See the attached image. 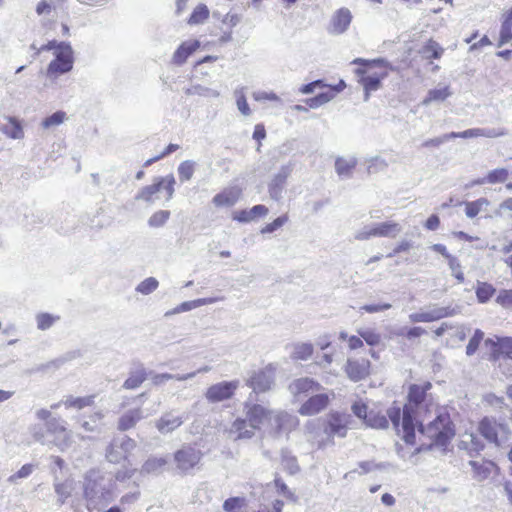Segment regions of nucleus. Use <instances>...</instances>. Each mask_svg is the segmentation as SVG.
Instances as JSON below:
<instances>
[{"label": "nucleus", "mask_w": 512, "mask_h": 512, "mask_svg": "<svg viewBox=\"0 0 512 512\" xmlns=\"http://www.w3.org/2000/svg\"><path fill=\"white\" fill-rule=\"evenodd\" d=\"M430 383L425 386L412 385L409 389L408 403L403 410L399 406H392L387 414L396 429L398 435H401L406 444H415V428L421 434L427 436L437 445H445L453 436L454 429L450 417L446 413H440L426 427L422 425L424 418L422 413L426 412L425 392L430 388Z\"/></svg>", "instance_id": "obj_1"}, {"label": "nucleus", "mask_w": 512, "mask_h": 512, "mask_svg": "<svg viewBox=\"0 0 512 512\" xmlns=\"http://www.w3.org/2000/svg\"><path fill=\"white\" fill-rule=\"evenodd\" d=\"M352 63L364 65V67L356 69V74L360 77L359 83L364 88L365 101H367L370 93L381 87V82L387 78L389 71L392 70V66L383 58L374 60L357 58Z\"/></svg>", "instance_id": "obj_2"}, {"label": "nucleus", "mask_w": 512, "mask_h": 512, "mask_svg": "<svg viewBox=\"0 0 512 512\" xmlns=\"http://www.w3.org/2000/svg\"><path fill=\"white\" fill-rule=\"evenodd\" d=\"M55 58L49 63L46 75L49 78L68 73L72 70L74 64V52L70 44H63L59 51L54 53Z\"/></svg>", "instance_id": "obj_3"}, {"label": "nucleus", "mask_w": 512, "mask_h": 512, "mask_svg": "<svg viewBox=\"0 0 512 512\" xmlns=\"http://www.w3.org/2000/svg\"><path fill=\"white\" fill-rule=\"evenodd\" d=\"M245 416L251 427L256 431L267 427L271 431L274 411L260 404L245 403Z\"/></svg>", "instance_id": "obj_4"}, {"label": "nucleus", "mask_w": 512, "mask_h": 512, "mask_svg": "<svg viewBox=\"0 0 512 512\" xmlns=\"http://www.w3.org/2000/svg\"><path fill=\"white\" fill-rule=\"evenodd\" d=\"M202 456L203 453L200 449L189 445L183 446L174 454L176 468L179 471L186 473L200 463Z\"/></svg>", "instance_id": "obj_5"}, {"label": "nucleus", "mask_w": 512, "mask_h": 512, "mask_svg": "<svg viewBox=\"0 0 512 512\" xmlns=\"http://www.w3.org/2000/svg\"><path fill=\"white\" fill-rule=\"evenodd\" d=\"M479 431L488 441L501 445L506 441L509 429L505 424L498 423L494 419L484 418L479 424Z\"/></svg>", "instance_id": "obj_6"}, {"label": "nucleus", "mask_w": 512, "mask_h": 512, "mask_svg": "<svg viewBox=\"0 0 512 512\" xmlns=\"http://www.w3.org/2000/svg\"><path fill=\"white\" fill-rule=\"evenodd\" d=\"M238 387V380L222 381L211 385L205 393V398L210 403L222 402L230 399Z\"/></svg>", "instance_id": "obj_7"}, {"label": "nucleus", "mask_w": 512, "mask_h": 512, "mask_svg": "<svg viewBox=\"0 0 512 512\" xmlns=\"http://www.w3.org/2000/svg\"><path fill=\"white\" fill-rule=\"evenodd\" d=\"M454 315L450 307L431 306L419 312L411 313L409 320L413 323L433 322Z\"/></svg>", "instance_id": "obj_8"}, {"label": "nucleus", "mask_w": 512, "mask_h": 512, "mask_svg": "<svg viewBox=\"0 0 512 512\" xmlns=\"http://www.w3.org/2000/svg\"><path fill=\"white\" fill-rule=\"evenodd\" d=\"M350 423V416L344 413H330L327 416V424L325 433L329 437L339 436L345 437Z\"/></svg>", "instance_id": "obj_9"}, {"label": "nucleus", "mask_w": 512, "mask_h": 512, "mask_svg": "<svg viewBox=\"0 0 512 512\" xmlns=\"http://www.w3.org/2000/svg\"><path fill=\"white\" fill-rule=\"evenodd\" d=\"M274 383V368L267 366L255 372L247 384L257 393L266 392L271 389Z\"/></svg>", "instance_id": "obj_10"}, {"label": "nucleus", "mask_w": 512, "mask_h": 512, "mask_svg": "<svg viewBox=\"0 0 512 512\" xmlns=\"http://www.w3.org/2000/svg\"><path fill=\"white\" fill-rule=\"evenodd\" d=\"M508 134L505 128H472L462 132H451L448 133V137L454 138H498Z\"/></svg>", "instance_id": "obj_11"}, {"label": "nucleus", "mask_w": 512, "mask_h": 512, "mask_svg": "<svg viewBox=\"0 0 512 512\" xmlns=\"http://www.w3.org/2000/svg\"><path fill=\"white\" fill-rule=\"evenodd\" d=\"M298 425L299 419L295 415L289 414L285 411H277L273 414L271 432L289 433L296 429Z\"/></svg>", "instance_id": "obj_12"}, {"label": "nucleus", "mask_w": 512, "mask_h": 512, "mask_svg": "<svg viewBox=\"0 0 512 512\" xmlns=\"http://www.w3.org/2000/svg\"><path fill=\"white\" fill-rule=\"evenodd\" d=\"M227 437L233 441L251 439L255 430L251 427L247 418H237L229 428L226 429Z\"/></svg>", "instance_id": "obj_13"}, {"label": "nucleus", "mask_w": 512, "mask_h": 512, "mask_svg": "<svg viewBox=\"0 0 512 512\" xmlns=\"http://www.w3.org/2000/svg\"><path fill=\"white\" fill-rule=\"evenodd\" d=\"M345 372L348 378L354 382L360 381L370 373V361L367 359H348L345 365Z\"/></svg>", "instance_id": "obj_14"}, {"label": "nucleus", "mask_w": 512, "mask_h": 512, "mask_svg": "<svg viewBox=\"0 0 512 512\" xmlns=\"http://www.w3.org/2000/svg\"><path fill=\"white\" fill-rule=\"evenodd\" d=\"M329 401L330 399L327 394L314 395L301 405L298 412L302 416L318 414L328 406Z\"/></svg>", "instance_id": "obj_15"}, {"label": "nucleus", "mask_w": 512, "mask_h": 512, "mask_svg": "<svg viewBox=\"0 0 512 512\" xmlns=\"http://www.w3.org/2000/svg\"><path fill=\"white\" fill-rule=\"evenodd\" d=\"M241 195L242 189L239 186H230L216 194L212 201L217 207H231L238 202Z\"/></svg>", "instance_id": "obj_16"}, {"label": "nucleus", "mask_w": 512, "mask_h": 512, "mask_svg": "<svg viewBox=\"0 0 512 512\" xmlns=\"http://www.w3.org/2000/svg\"><path fill=\"white\" fill-rule=\"evenodd\" d=\"M351 20V12L346 8H341L337 10L332 16L328 30L331 34H342L350 26Z\"/></svg>", "instance_id": "obj_17"}, {"label": "nucleus", "mask_w": 512, "mask_h": 512, "mask_svg": "<svg viewBox=\"0 0 512 512\" xmlns=\"http://www.w3.org/2000/svg\"><path fill=\"white\" fill-rule=\"evenodd\" d=\"M320 388L321 385L310 378L296 379L289 385L291 394L296 398L300 397L301 395L306 396L309 393L317 392L320 390Z\"/></svg>", "instance_id": "obj_18"}, {"label": "nucleus", "mask_w": 512, "mask_h": 512, "mask_svg": "<svg viewBox=\"0 0 512 512\" xmlns=\"http://www.w3.org/2000/svg\"><path fill=\"white\" fill-rule=\"evenodd\" d=\"M290 172L291 168L289 166H284L274 176L271 183L269 184V194L272 199L278 200L281 198L282 190L284 188L288 176L290 175Z\"/></svg>", "instance_id": "obj_19"}, {"label": "nucleus", "mask_w": 512, "mask_h": 512, "mask_svg": "<svg viewBox=\"0 0 512 512\" xmlns=\"http://www.w3.org/2000/svg\"><path fill=\"white\" fill-rule=\"evenodd\" d=\"M473 470V477L478 481L487 479L495 470L496 465L489 460H472L469 462Z\"/></svg>", "instance_id": "obj_20"}, {"label": "nucleus", "mask_w": 512, "mask_h": 512, "mask_svg": "<svg viewBox=\"0 0 512 512\" xmlns=\"http://www.w3.org/2000/svg\"><path fill=\"white\" fill-rule=\"evenodd\" d=\"M223 299H224L223 297H208V298H199V299H195V300H191V301H185V302L181 303L180 305H178L175 309H173L171 311H167L165 313V315L170 316L175 313L187 312V311L196 309V308L204 306V305H209V304L216 303L218 301H222Z\"/></svg>", "instance_id": "obj_21"}, {"label": "nucleus", "mask_w": 512, "mask_h": 512, "mask_svg": "<svg viewBox=\"0 0 512 512\" xmlns=\"http://www.w3.org/2000/svg\"><path fill=\"white\" fill-rule=\"evenodd\" d=\"M200 47L198 40H188L183 42L173 55V62L175 64H183L187 58L193 54Z\"/></svg>", "instance_id": "obj_22"}, {"label": "nucleus", "mask_w": 512, "mask_h": 512, "mask_svg": "<svg viewBox=\"0 0 512 512\" xmlns=\"http://www.w3.org/2000/svg\"><path fill=\"white\" fill-rule=\"evenodd\" d=\"M452 95V90L449 85H438L430 89L426 97L422 100V105L428 106L433 102H443Z\"/></svg>", "instance_id": "obj_23"}, {"label": "nucleus", "mask_w": 512, "mask_h": 512, "mask_svg": "<svg viewBox=\"0 0 512 512\" xmlns=\"http://www.w3.org/2000/svg\"><path fill=\"white\" fill-rule=\"evenodd\" d=\"M493 345L497 347V358L500 355H503L502 362H500L501 367L504 364L512 363V337L498 339L496 343H493Z\"/></svg>", "instance_id": "obj_24"}, {"label": "nucleus", "mask_w": 512, "mask_h": 512, "mask_svg": "<svg viewBox=\"0 0 512 512\" xmlns=\"http://www.w3.org/2000/svg\"><path fill=\"white\" fill-rule=\"evenodd\" d=\"M94 395H88L84 397L68 396L62 401L63 406L66 409H77L81 410L85 407L92 406L94 404Z\"/></svg>", "instance_id": "obj_25"}, {"label": "nucleus", "mask_w": 512, "mask_h": 512, "mask_svg": "<svg viewBox=\"0 0 512 512\" xmlns=\"http://www.w3.org/2000/svg\"><path fill=\"white\" fill-rule=\"evenodd\" d=\"M380 238H396L403 230L400 223L389 220L378 222Z\"/></svg>", "instance_id": "obj_26"}, {"label": "nucleus", "mask_w": 512, "mask_h": 512, "mask_svg": "<svg viewBox=\"0 0 512 512\" xmlns=\"http://www.w3.org/2000/svg\"><path fill=\"white\" fill-rule=\"evenodd\" d=\"M357 165V159L353 156L348 158L339 157L335 161V169L339 176L349 177Z\"/></svg>", "instance_id": "obj_27"}, {"label": "nucleus", "mask_w": 512, "mask_h": 512, "mask_svg": "<svg viewBox=\"0 0 512 512\" xmlns=\"http://www.w3.org/2000/svg\"><path fill=\"white\" fill-rule=\"evenodd\" d=\"M291 349L290 357L294 360H307L314 351L311 343H295L291 346Z\"/></svg>", "instance_id": "obj_28"}, {"label": "nucleus", "mask_w": 512, "mask_h": 512, "mask_svg": "<svg viewBox=\"0 0 512 512\" xmlns=\"http://www.w3.org/2000/svg\"><path fill=\"white\" fill-rule=\"evenodd\" d=\"M209 15L210 11L208 7L200 3L193 9L187 23L191 26L203 24L209 18Z\"/></svg>", "instance_id": "obj_29"}, {"label": "nucleus", "mask_w": 512, "mask_h": 512, "mask_svg": "<svg viewBox=\"0 0 512 512\" xmlns=\"http://www.w3.org/2000/svg\"><path fill=\"white\" fill-rule=\"evenodd\" d=\"M488 199L482 197L474 201L463 202L465 206V215L468 218L476 217L484 208L489 205Z\"/></svg>", "instance_id": "obj_30"}, {"label": "nucleus", "mask_w": 512, "mask_h": 512, "mask_svg": "<svg viewBox=\"0 0 512 512\" xmlns=\"http://www.w3.org/2000/svg\"><path fill=\"white\" fill-rule=\"evenodd\" d=\"M2 131L13 139H20L24 135L20 121L14 117L7 118V123L3 126Z\"/></svg>", "instance_id": "obj_31"}, {"label": "nucleus", "mask_w": 512, "mask_h": 512, "mask_svg": "<svg viewBox=\"0 0 512 512\" xmlns=\"http://www.w3.org/2000/svg\"><path fill=\"white\" fill-rule=\"evenodd\" d=\"M376 237L380 238L378 223L365 225L354 234V239L358 241H367Z\"/></svg>", "instance_id": "obj_32"}, {"label": "nucleus", "mask_w": 512, "mask_h": 512, "mask_svg": "<svg viewBox=\"0 0 512 512\" xmlns=\"http://www.w3.org/2000/svg\"><path fill=\"white\" fill-rule=\"evenodd\" d=\"M234 97H235L236 106H237V109L239 110V112L243 116H246V117L250 116L252 114V110L250 109L249 104L246 99L245 88L241 87V88L235 89Z\"/></svg>", "instance_id": "obj_33"}, {"label": "nucleus", "mask_w": 512, "mask_h": 512, "mask_svg": "<svg viewBox=\"0 0 512 512\" xmlns=\"http://www.w3.org/2000/svg\"><path fill=\"white\" fill-rule=\"evenodd\" d=\"M364 422L367 426L377 429L386 428L388 426L387 418L373 410H369Z\"/></svg>", "instance_id": "obj_34"}, {"label": "nucleus", "mask_w": 512, "mask_h": 512, "mask_svg": "<svg viewBox=\"0 0 512 512\" xmlns=\"http://www.w3.org/2000/svg\"><path fill=\"white\" fill-rule=\"evenodd\" d=\"M65 0H40L35 8L37 15H50Z\"/></svg>", "instance_id": "obj_35"}, {"label": "nucleus", "mask_w": 512, "mask_h": 512, "mask_svg": "<svg viewBox=\"0 0 512 512\" xmlns=\"http://www.w3.org/2000/svg\"><path fill=\"white\" fill-rule=\"evenodd\" d=\"M495 288L486 282H477L476 296L480 303L487 302L495 293Z\"/></svg>", "instance_id": "obj_36"}, {"label": "nucleus", "mask_w": 512, "mask_h": 512, "mask_svg": "<svg viewBox=\"0 0 512 512\" xmlns=\"http://www.w3.org/2000/svg\"><path fill=\"white\" fill-rule=\"evenodd\" d=\"M334 97H335L334 92L326 91V92H322V93L318 94L315 97L306 99L305 102L309 108L316 109V108L328 103Z\"/></svg>", "instance_id": "obj_37"}, {"label": "nucleus", "mask_w": 512, "mask_h": 512, "mask_svg": "<svg viewBox=\"0 0 512 512\" xmlns=\"http://www.w3.org/2000/svg\"><path fill=\"white\" fill-rule=\"evenodd\" d=\"M421 52L426 56V58L439 59L442 56L444 49L436 41L430 39L423 46Z\"/></svg>", "instance_id": "obj_38"}, {"label": "nucleus", "mask_w": 512, "mask_h": 512, "mask_svg": "<svg viewBox=\"0 0 512 512\" xmlns=\"http://www.w3.org/2000/svg\"><path fill=\"white\" fill-rule=\"evenodd\" d=\"M509 177V171L506 168H497L491 170L485 176L487 184L504 183Z\"/></svg>", "instance_id": "obj_39"}, {"label": "nucleus", "mask_w": 512, "mask_h": 512, "mask_svg": "<svg viewBox=\"0 0 512 512\" xmlns=\"http://www.w3.org/2000/svg\"><path fill=\"white\" fill-rule=\"evenodd\" d=\"M183 423V419L180 415H175L173 413H167L164 417H162V432L163 431H173L177 427H179Z\"/></svg>", "instance_id": "obj_40"}, {"label": "nucleus", "mask_w": 512, "mask_h": 512, "mask_svg": "<svg viewBox=\"0 0 512 512\" xmlns=\"http://www.w3.org/2000/svg\"><path fill=\"white\" fill-rule=\"evenodd\" d=\"M223 508L226 512H244L246 500L242 497L229 498L224 502Z\"/></svg>", "instance_id": "obj_41"}, {"label": "nucleus", "mask_w": 512, "mask_h": 512, "mask_svg": "<svg viewBox=\"0 0 512 512\" xmlns=\"http://www.w3.org/2000/svg\"><path fill=\"white\" fill-rule=\"evenodd\" d=\"M460 447L465 448L471 452H478L479 450L482 449V444L480 443L477 436H475L472 433H466L465 435H463V438L460 442Z\"/></svg>", "instance_id": "obj_42"}, {"label": "nucleus", "mask_w": 512, "mask_h": 512, "mask_svg": "<svg viewBox=\"0 0 512 512\" xmlns=\"http://www.w3.org/2000/svg\"><path fill=\"white\" fill-rule=\"evenodd\" d=\"M195 165V162L190 160L180 163L178 167V175L180 181L185 182L192 178L195 171Z\"/></svg>", "instance_id": "obj_43"}, {"label": "nucleus", "mask_w": 512, "mask_h": 512, "mask_svg": "<svg viewBox=\"0 0 512 512\" xmlns=\"http://www.w3.org/2000/svg\"><path fill=\"white\" fill-rule=\"evenodd\" d=\"M358 334L370 346L378 345L381 339L380 334L369 328L358 330Z\"/></svg>", "instance_id": "obj_44"}, {"label": "nucleus", "mask_w": 512, "mask_h": 512, "mask_svg": "<svg viewBox=\"0 0 512 512\" xmlns=\"http://www.w3.org/2000/svg\"><path fill=\"white\" fill-rule=\"evenodd\" d=\"M146 379V375L142 371L132 373L124 382L123 386L126 389L138 388Z\"/></svg>", "instance_id": "obj_45"}, {"label": "nucleus", "mask_w": 512, "mask_h": 512, "mask_svg": "<svg viewBox=\"0 0 512 512\" xmlns=\"http://www.w3.org/2000/svg\"><path fill=\"white\" fill-rule=\"evenodd\" d=\"M65 119H66V113L63 111H57V112L53 113L52 115L46 117L42 121V126L45 129H48V128H51L54 126H58L61 123H63Z\"/></svg>", "instance_id": "obj_46"}, {"label": "nucleus", "mask_w": 512, "mask_h": 512, "mask_svg": "<svg viewBox=\"0 0 512 512\" xmlns=\"http://www.w3.org/2000/svg\"><path fill=\"white\" fill-rule=\"evenodd\" d=\"M58 319H59L58 316H53L49 313H40L37 315V318H36L37 327L40 330L49 329L55 323V321Z\"/></svg>", "instance_id": "obj_47"}, {"label": "nucleus", "mask_w": 512, "mask_h": 512, "mask_svg": "<svg viewBox=\"0 0 512 512\" xmlns=\"http://www.w3.org/2000/svg\"><path fill=\"white\" fill-rule=\"evenodd\" d=\"M447 263H448V266L452 272V275L459 281V282H463L464 281V273L462 272V266L460 264V261L455 257V256H451L449 257V259L447 260Z\"/></svg>", "instance_id": "obj_48"}, {"label": "nucleus", "mask_w": 512, "mask_h": 512, "mask_svg": "<svg viewBox=\"0 0 512 512\" xmlns=\"http://www.w3.org/2000/svg\"><path fill=\"white\" fill-rule=\"evenodd\" d=\"M483 338L484 333L481 330L477 329L472 338L469 340V343L466 347V354L468 356L473 355L477 351L479 344L481 343Z\"/></svg>", "instance_id": "obj_49"}, {"label": "nucleus", "mask_w": 512, "mask_h": 512, "mask_svg": "<svg viewBox=\"0 0 512 512\" xmlns=\"http://www.w3.org/2000/svg\"><path fill=\"white\" fill-rule=\"evenodd\" d=\"M188 93L189 94H196V95L204 96V97H213V98H217L220 95V93L217 90H214V89H211V88H207V87H203L201 85L192 86L188 90Z\"/></svg>", "instance_id": "obj_50"}, {"label": "nucleus", "mask_w": 512, "mask_h": 512, "mask_svg": "<svg viewBox=\"0 0 512 512\" xmlns=\"http://www.w3.org/2000/svg\"><path fill=\"white\" fill-rule=\"evenodd\" d=\"M496 302L503 308L512 309V289L500 290L496 297Z\"/></svg>", "instance_id": "obj_51"}, {"label": "nucleus", "mask_w": 512, "mask_h": 512, "mask_svg": "<svg viewBox=\"0 0 512 512\" xmlns=\"http://www.w3.org/2000/svg\"><path fill=\"white\" fill-rule=\"evenodd\" d=\"M288 221V216L287 215H282L278 218H276L274 221H272L271 223H268L266 224L262 229H261V233L262 234H267V233H273L274 231H276L277 229L281 228L286 222Z\"/></svg>", "instance_id": "obj_52"}, {"label": "nucleus", "mask_w": 512, "mask_h": 512, "mask_svg": "<svg viewBox=\"0 0 512 512\" xmlns=\"http://www.w3.org/2000/svg\"><path fill=\"white\" fill-rule=\"evenodd\" d=\"M510 42H512V24L501 22L498 46L500 47Z\"/></svg>", "instance_id": "obj_53"}, {"label": "nucleus", "mask_w": 512, "mask_h": 512, "mask_svg": "<svg viewBox=\"0 0 512 512\" xmlns=\"http://www.w3.org/2000/svg\"><path fill=\"white\" fill-rule=\"evenodd\" d=\"M388 167V163L381 157H374L369 160L367 169L369 173H376L385 170Z\"/></svg>", "instance_id": "obj_54"}, {"label": "nucleus", "mask_w": 512, "mask_h": 512, "mask_svg": "<svg viewBox=\"0 0 512 512\" xmlns=\"http://www.w3.org/2000/svg\"><path fill=\"white\" fill-rule=\"evenodd\" d=\"M253 99L255 101L261 102V101H274V102H280L281 99L279 96L272 92V91H255L252 94Z\"/></svg>", "instance_id": "obj_55"}, {"label": "nucleus", "mask_w": 512, "mask_h": 512, "mask_svg": "<svg viewBox=\"0 0 512 512\" xmlns=\"http://www.w3.org/2000/svg\"><path fill=\"white\" fill-rule=\"evenodd\" d=\"M158 287V281L155 278H147L137 286V291L142 294H149Z\"/></svg>", "instance_id": "obj_56"}, {"label": "nucleus", "mask_w": 512, "mask_h": 512, "mask_svg": "<svg viewBox=\"0 0 512 512\" xmlns=\"http://www.w3.org/2000/svg\"><path fill=\"white\" fill-rule=\"evenodd\" d=\"M136 421L137 417L134 415V413H127L120 418L118 428L121 431H126L132 428Z\"/></svg>", "instance_id": "obj_57"}, {"label": "nucleus", "mask_w": 512, "mask_h": 512, "mask_svg": "<svg viewBox=\"0 0 512 512\" xmlns=\"http://www.w3.org/2000/svg\"><path fill=\"white\" fill-rule=\"evenodd\" d=\"M48 432L53 435L65 434L66 441L68 442L70 440V437L67 434L66 427L57 420H53L52 422H50V424L48 426Z\"/></svg>", "instance_id": "obj_58"}, {"label": "nucleus", "mask_w": 512, "mask_h": 512, "mask_svg": "<svg viewBox=\"0 0 512 512\" xmlns=\"http://www.w3.org/2000/svg\"><path fill=\"white\" fill-rule=\"evenodd\" d=\"M352 411L353 413L360 419H363L365 421L366 417H367V414L369 412L368 410V407L366 405V403H364L363 401H356L353 405H352Z\"/></svg>", "instance_id": "obj_59"}, {"label": "nucleus", "mask_w": 512, "mask_h": 512, "mask_svg": "<svg viewBox=\"0 0 512 512\" xmlns=\"http://www.w3.org/2000/svg\"><path fill=\"white\" fill-rule=\"evenodd\" d=\"M160 189V183H154L151 186H147L142 189L140 193V198L150 201L153 198V195H155Z\"/></svg>", "instance_id": "obj_60"}, {"label": "nucleus", "mask_w": 512, "mask_h": 512, "mask_svg": "<svg viewBox=\"0 0 512 512\" xmlns=\"http://www.w3.org/2000/svg\"><path fill=\"white\" fill-rule=\"evenodd\" d=\"M391 308V304L383 303V304H367L360 308L367 313H377L381 311H385Z\"/></svg>", "instance_id": "obj_61"}, {"label": "nucleus", "mask_w": 512, "mask_h": 512, "mask_svg": "<svg viewBox=\"0 0 512 512\" xmlns=\"http://www.w3.org/2000/svg\"><path fill=\"white\" fill-rule=\"evenodd\" d=\"M325 86L326 85L322 80H316L314 82L301 86L299 92L302 94H310L313 93L317 88H323Z\"/></svg>", "instance_id": "obj_62"}, {"label": "nucleus", "mask_w": 512, "mask_h": 512, "mask_svg": "<svg viewBox=\"0 0 512 512\" xmlns=\"http://www.w3.org/2000/svg\"><path fill=\"white\" fill-rule=\"evenodd\" d=\"M232 219L240 223H248L252 221L251 214L249 213V210L246 209L234 211L232 213Z\"/></svg>", "instance_id": "obj_63"}, {"label": "nucleus", "mask_w": 512, "mask_h": 512, "mask_svg": "<svg viewBox=\"0 0 512 512\" xmlns=\"http://www.w3.org/2000/svg\"><path fill=\"white\" fill-rule=\"evenodd\" d=\"M269 210L265 205L259 204L253 206L251 209H249V213L251 214L252 220L264 217L268 214Z\"/></svg>", "instance_id": "obj_64"}]
</instances>
